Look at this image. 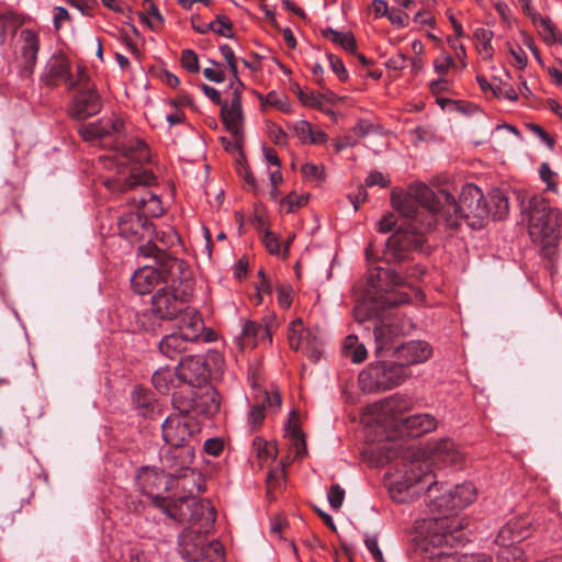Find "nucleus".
Here are the masks:
<instances>
[{
	"mask_svg": "<svg viewBox=\"0 0 562 562\" xmlns=\"http://www.w3.org/2000/svg\"><path fill=\"white\" fill-rule=\"evenodd\" d=\"M391 202L402 216L412 221L411 233H396L387 239V249L398 260L405 259L407 250L419 249L424 233L434 229L439 221L450 228L465 221L472 229H480L490 216L481 189L472 183L463 187L459 202L446 190L434 192L424 183H413L406 192L393 191Z\"/></svg>",
	"mask_w": 562,
	"mask_h": 562,
	"instance_id": "obj_1",
	"label": "nucleus"
},
{
	"mask_svg": "<svg viewBox=\"0 0 562 562\" xmlns=\"http://www.w3.org/2000/svg\"><path fill=\"white\" fill-rule=\"evenodd\" d=\"M397 451L392 472L387 475L390 495L400 504L412 502L424 492L431 497L438 490L430 463L458 464L462 460L456 443L446 438L431 440L424 448L398 447Z\"/></svg>",
	"mask_w": 562,
	"mask_h": 562,
	"instance_id": "obj_2",
	"label": "nucleus"
},
{
	"mask_svg": "<svg viewBox=\"0 0 562 562\" xmlns=\"http://www.w3.org/2000/svg\"><path fill=\"white\" fill-rule=\"evenodd\" d=\"M439 490L442 491L441 495L436 496L434 493L430 497V509L432 513H438V516L416 522V529L434 546L449 542L452 531L460 527V524L450 517L476 498V488L470 482L454 487L441 484L436 492Z\"/></svg>",
	"mask_w": 562,
	"mask_h": 562,
	"instance_id": "obj_3",
	"label": "nucleus"
},
{
	"mask_svg": "<svg viewBox=\"0 0 562 562\" xmlns=\"http://www.w3.org/2000/svg\"><path fill=\"white\" fill-rule=\"evenodd\" d=\"M402 279L393 270L373 267L369 270L367 289L362 300L353 308L358 323L376 318L386 307H394L409 301L407 293L400 291Z\"/></svg>",
	"mask_w": 562,
	"mask_h": 562,
	"instance_id": "obj_4",
	"label": "nucleus"
},
{
	"mask_svg": "<svg viewBox=\"0 0 562 562\" xmlns=\"http://www.w3.org/2000/svg\"><path fill=\"white\" fill-rule=\"evenodd\" d=\"M201 509L205 514L203 522L199 527L190 526L179 538L180 554L188 562H224L222 543L205 538L215 522L214 508L202 506Z\"/></svg>",
	"mask_w": 562,
	"mask_h": 562,
	"instance_id": "obj_5",
	"label": "nucleus"
},
{
	"mask_svg": "<svg viewBox=\"0 0 562 562\" xmlns=\"http://www.w3.org/2000/svg\"><path fill=\"white\" fill-rule=\"evenodd\" d=\"M561 212L552 207L542 195L529 200L528 232L531 240L541 246L542 254L551 257L561 237Z\"/></svg>",
	"mask_w": 562,
	"mask_h": 562,
	"instance_id": "obj_6",
	"label": "nucleus"
},
{
	"mask_svg": "<svg viewBox=\"0 0 562 562\" xmlns=\"http://www.w3.org/2000/svg\"><path fill=\"white\" fill-rule=\"evenodd\" d=\"M192 295L193 285L190 280L172 277L169 283L159 288L153 295V313L160 319H173L184 310Z\"/></svg>",
	"mask_w": 562,
	"mask_h": 562,
	"instance_id": "obj_7",
	"label": "nucleus"
},
{
	"mask_svg": "<svg viewBox=\"0 0 562 562\" xmlns=\"http://www.w3.org/2000/svg\"><path fill=\"white\" fill-rule=\"evenodd\" d=\"M41 81L49 88L64 85L68 91H75L78 85L89 81V75L87 68L82 65L77 66L76 75H74L69 58L64 53L57 52L46 61Z\"/></svg>",
	"mask_w": 562,
	"mask_h": 562,
	"instance_id": "obj_8",
	"label": "nucleus"
},
{
	"mask_svg": "<svg viewBox=\"0 0 562 562\" xmlns=\"http://www.w3.org/2000/svg\"><path fill=\"white\" fill-rule=\"evenodd\" d=\"M409 372L397 362H376L369 364L359 374V385L363 392L374 393L393 389L402 384Z\"/></svg>",
	"mask_w": 562,
	"mask_h": 562,
	"instance_id": "obj_9",
	"label": "nucleus"
},
{
	"mask_svg": "<svg viewBox=\"0 0 562 562\" xmlns=\"http://www.w3.org/2000/svg\"><path fill=\"white\" fill-rule=\"evenodd\" d=\"M182 265V261L169 258L159 268L149 266L139 268L131 277L132 289L139 295L147 294L160 283H169L172 277L180 273Z\"/></svg>",
	"mask_w": 562,
	"mask_h": 562,
	"instance_id": "obj_10",
	"label": "nucleus"
},
{
	"mask_svg": "<svg viewBox=\"0 0 562 562\" xmlns=\"http://www.w3.org/2000/svg\"><path fill=\"white\" fill-rule=\"evenodd\" d=\"M162 438L171 448H184L198 442L200 427L191 416L170 415L161 425Z\"/></svg>",
	"mask_w": 562,
	"mask_h": 562,
	"instance_id": "obj_11",
	"label": "nucleus"
},
{
	"mask_svg": "<svg viewBox=\"0 0 562 562\" xmlns=\"http://www.w3.org/2000/svg\"><path fill=\"white\" fill-rule=\"evenodd\" d=\"M155 182V177L153 173L148 170H142L138 171L136 168L131 169V173L125 179H115V180H109L106 181V186L112 191H122L126 192L128 190H137L140 189L139 195H134L130 200L133 205H135L137 209L145 207L148 201L147 192H153L149 189H146V187L151 186Z\"/></svg>",
	"mask_w": 562,
	"mask_h": 562,
	"instance_id": "obj_12",
	"label": "nucleus"
},
{
	"mask_svg": "<svg viewBox=\"0 0 562 562\" xmlns=\"http://www.w3.org/2000/svg\"><path fill=\"white\" fill-rule=\"evenodd\" d=\"M288 340L292 349L303 351L312 361H317L322 356L318 330L305 329L301 318H296L290 324Z\"/></svg>",
	"mask_w": 562,
	"mask_h": 562,
	"instance_id": "obj_13",
	"label": "nucleus"
},
{
	"mask_svg": "<svg viewBox=\"0 0 562 562\" xmlns=\"http://www.w3.org/2000/svg\"><path fill=\"white\" fill-rule=\"evenodd\" d=\"M105 168L125 167L130 164L144 165L150 160V151L146 143L140 139H131L121 145L109 156H104ZM121 172V170H119Z\"/></svg>",
	"mask_w": 562,
	"mask_h": 562,
	"instance_id": "obj_14",
	"label": "nucleus"
},
{
	"mask_svg": "<svg viewBox=\"0 0 562 562\" xmlns=\"http://www.w3.org/2000/svg\"><path fill=\"white\" fill-rule=\"evenodd\" d=\"M77 93L69 105L68 113L75 120H86L97 115L102 109L101 97L90 85V80L78 85Z\"/></svg>",
	"mask_w": 562,
	"mask_h": 562,
	"instance_id": "obj_15",
	"label": "nucleus"
},
{
	"mask_svg": "<svg viewBox=\"0 0 562 562\" xmlns=\"http://www.w3.org/2000/svg\"><path fill=\"white\" fill-rule=\"evenodd\" d=\"M525 538L518 521H508L504 525L497 536L496 543L501 547L497 554L501 562H522V550L513 546L515 542Z\"/></svg>",
	"mask_w": 562,
	"mask_h": 562,
	"instance_id": "obj_16",
	"label": "nucleus"
},
{
	"mask_svg": "<svg viewBox=\"0 0 562 562\" xmlns=\"http://www.w3.org/2000/svg\"><path fill=\"white\" fill-rule=\"evenodd\" d=\"M124 121L119 116L102 117L92 123L82 124L78 132L83 140L95 143L120 135L124 130Z\"/></svg>",
	"mask_w": 562,
	"mask_h": 562,
	"instance_id": "obj_17",
	"label": "nucleus"
},
{
	"mask_svg": "<svg viewBox=\"0 0 562 562\" xmlns=\"http://www.w3.org/2000/svg\"><path fill=\"white\" fill-rule=\"evenodd\" d=\"M411 406L412 401L407 396L393 395L379 404L378 422L398 431L403 419H405L403 415L409 411Z\"/></svg>",
	"mask_w": 562,
	"mask_h": 562,
	"instance_id": "obj_18",
	"label": "nucleus"
},
{
	"mask_svg": "<svg viewBox=\"0 0 562 562\" xmlns=\"http://www.w3.org/2000/svg\"><path fill=\"white\" fill-rule=\"evenodd\" d=\"M194 446L184 448H171L162 457V462L169 471L170 476L188 477L194 475L191 468L194 460Z\"/></svg>",
	"mask_w": 562,
	"mask_h": 562,
	"instance_id": "obj_19",
	"label": "nucleus"
},
{
	"mask_svg": "<svg viewBox=\"0 0 562 562\" xmlns=\"http://www.w3.org/2000/svg\"><path fill=\"white\" fill-rule=\"evenodd\" d=\"M177 375L192 387H199L207 381L209 370L201 356H187L181 358L177 367Z\"/></svg>",
	"mask_w": 562,
	"mask_h": 562,
	"instance_id": "obj_20",
	"label": "nucleus"
},
{
	"mask_svg": "<svg viewBox=\"0 0 562 562\" xmlns=\"http://www.w3.org/2000/svg\"><path fill=\"white\" fill-rule=\"evenodd\" d=\"M136 481L140 491L153 498L160 497L162 492L169 490L170 484L164 471L151 467H143L137 473Z\"/></svg>",
	"mask_w": 562,
	"mask_h": 562,
	"instance_id": "obj_21",
	"label": "nucleus"
},
{
	"mask_svg": "<svg viewBox=\"0 0 562 562\" xmlns=\"http://www.w3.org/2000/svg\"><path fill=\"white\" fill-rule=\"evenodd\" d=\"M244 83L238 81V86L231 87L233 89V98L229 103L222 104L221 116L226 128L234 135L238 136L243 128V109H241V91Z\"/></svg>",
	"mask_w": 562,
	"mask_h": 562,
	"instance_id": "obj_22",
	"label": "nucleus"
},
{
	"mask_svg": "<svg viewBox=\"0 0 562 562\" xmlns=\"http://www.w3.org/2000/svg\"><path fill=\"white\" fill-rule=\"evenodd\" d=\"M120 234L127 239L138 240L149 235L153 231L147 218L137 212H128L117 217Z\"/></svg>",
	"mask_w": 562,
	"mask_h": 562,
	"instance_id": "obj_23",
	"label": "nucleus"
},
{
	"mask_svg": "<svg viewBox=\"0 0 562 562\" xmlns=\"http://www.w3.org/2000/svg\"><path fill=\"white\" fill-rule=\"evenodd\" d=\"M397 359L408 371L409 366L426 362L432 355L431 346L424 340H411L396 348Z\"/></svg>",
	"mask_w": 562,
	"mask_h": 562,
	"instance_id": "obj_24",
	"label": "nucleus"
},
{
	"mask_svg": "<svg viewBox=\"0 0 562 562\" xmlns=\"http://www.w3.org/2000/svg\"><path fill=\"white\" fill-rule=\"evenodd\" d=\"M437 428L436 418L427 413L405 417L398 432L401 436L419 437Z\"/></svg>",
	"mask_w": 562,
	"mask_h": 562,
	"instance_id": "obj_25",
	"label": "nucleus"
},
{
	"mask_svg": "<svg viewBox=\"0 0 562 562\" xmlns=\"http://www.w3.org/2000/svg\"><path fill=\"white\" fill-rule=\"evenodd\" d=\"M178 334H181L191 344L199 340L204 329V323L194 308L184 307L181 312Z\"/></svg>",
	"mask_w": 562,
	"mask_h": 562,
	"instance_id": "obj_26",
	"label": "nucleus"
},
{
	"mask_svg": "<svg viewBox=\"0 0 562 562\" xmlns=\"http://www.w3.org/2000/svg\"><path fill=\"white\" fill-rule=\"evenodd\" d=\"M172 404L179 412L177 415L190 416L192 413H202L200 392L193 389L176 392L172 395Z\"/></svg>",
	"mask_w": 562,
	"mask_h": 562,
	"instance_id": "obj_27",
	"label": "nucleus"
},
{
	"mask_svg": "<svg viewBox=\"0 0 562 562\" xmlns=\"http://www.w3.org/2000/svg\"><path fill=\"white\" fill-rule=\"evenodd\" d=\"M293 131L301 143L305 145H319L326 143L328 139L325 132L314 127L305 120L295 122L293 124Z\"/></svg>",
	"mask_w": 562,
	"mask_h": 562,
	"instance_id": "obj_28",
	"label": "nucleus"
},
{
	"mask_svg": "<svg viewBox=\"0 0 562 562\" xmlns=\"http://www.w3.org/2000/svg\"><path fill=\"white\" fill-rule=\"evenodd\" d=\"M21 54L24 60L25 68L32 69L37 60V54L40 50V38L36 32L32 30H23L21 32Z\"/></svg>",
	"mask_w": 562,
	"mask_h": 562,
	"instance_id": "obj_29",
	"label": "nucleus"
},
{
	"mask_svg": "<svg viewBox=\"0 0 562 562\" xmlns=\"http://www.w3.org/2000/svg\"><path fill=\"white\" fill-rule=\"evenodd\" d=\"M265 339L271 341V335L267 327L255 322H245L240 334L243 348L255 347Z\"/></svg>",
	"mask_w": 562,
	"mask_h": 562,
	"instance_id": "obj_30",
	"label": "nucleus"
},
{
	"mask_svg": "<svg viewBox=\"0 0 562 562\" xmlns=\"http://www.w3.org/2000/svg\"><path fill=\"white\" fill-rule=\"evenodd\" d=\"M191 342L181 334L172 333L166 335L159 344L160 352L169 359H175L189 349Z\"/></svg>",
	"mask_w": 562,
	"mask_h": 562,
	"instance_id": "obj_31",
	"label": "nucleus"
},
{
	"mask_svg": "<svg viewBox=\"0 0 562 562\" xmlns=\"http://www.w3.org/2000/svg\"><path fill=\"white\" fill-rule=\"evenodd\" d=\"M342 352L355 363H361L367 359L368 352L363 344L359 342L358 337L349 335L345 338Z\"/></svg>",
	"mask_w": 562,
	"mask_h": 562,
	"instance_id": "obj_32",
	"label": "nucleus"
},
{
	"mask_svg": "<svg viewBox=\"0 0 562 562\" xmlns=\"http://www.w3.org/2000/svg\"><path fill=\"white\" fill-rule=\"evenodd\" d=\"M286 432L290 440V453L293 458H303L306 453L305 439L300 428L289 420Z\"/></svg>",
	"mask_w": 562,
	"mask_h": 562,
	"instance_id": "obj_33",
	"label": "nucleus"
},
{
	"mask_svg": "<svg viewBox=\"0 0 562 562\" xmlns=\"http://www.w3.org/2000/svg\"><path fill=\"white\" fill-rule=\"evenodd\" d=\"M323 35L331 43L342 47L346 52L351 54L356 53V40L350 32L344 33L328 27L323 31Z\"/></svg>",
	"mask_w": 562,
	"mask_h": 562,
	"instance_id": "obj_34",
	"label": "nucleus"
},
{
	"mask_svg": "<svg viewBox=\"0 0 562 562\" xmlns=\"http://www.w3.org/2000/svg\"><path fill=\"white\" fill-rule=\"evenodd\" d=\"M485 202L490 207V215L494 220H502L506 216L508 211V201L499 190H496L490 194L488 201Z\"/></svg>",
	"mask_w": 562,
	"mask_h": 562,
	"instance_id": "obj_35",
	"label": "nucleus"
},
{
	"mask_svg": "<svg viewBox=\"0 0 562 562\" xmlns=\"http://www.w3.org/2000/svg\"><path fill=\"white\" fill-rule=\"evenodd\" d=\"M474 41L479 53L486 59H492L493 47L492 38L493 32L487 29L479 27L473 33Z\"/></svg>",
	"mask_w": 562,
	"mask_h": 562,
	"instance_id": "obj_36",
	"label": "nucleus"
},
{
	"mask_svg": "<svg viewBox=\"0 0 562 562\" xmlns=\"http://www.w3.org/2000/svg\"><path fill=\"white\" fill-rule=\"evenodd\" d=\"M201 411L205 414H215L221 408V395L214 389H207L200 394Z\"/></svg>",
	"mask_w": 562,
	"mask_h": 562,
	"instance_id": "obj_37",
	"label": "nucleus"
},
{
	"mask_svg": "<svg viewBox=\"0 0 562 562\" xmlns=\"http://www.w3.org/2000/svg\"><path fill=\"white\" fill-rule=\"evenodd\" d=\"M397 334L396 329H392L389 324L381 322L374 328V339L376 344V351L387 349L390 347L392 337Z\"/></svg>",
	"mask_w": 562,
	"mask_h": 562,
	"instance_id": "obj_38",
	"label": "nucleus"
},
{
	"mask_svg": "<svg viewBox=\"0 0 562 562\" xmlns=\"http://www.w3.org/2000/svg\"><path fill=\"white\" fill-rule=\"evenodd\" d=\"M290 241L291 238L283 246H281L278 236L270 231H266L262 237V243L266 249L269 251V254L274 256L285 257L288 255Z\"/></svg>",
	"mask_w": 562,
	"mask_h": 562,
	"instance_id": "obj_39",
	"label": "nucleus"
},
{
	"mask_svg": "<svg viewBox=\"0 0 562 562\" xmlns=\"http://www.w3.org/2000/svg\"><path fill=\"white\" fill-rule=\"evenodd\" d=\"M153 384L158 392H168L173 384V371L168 368L155 371L153 374Z\"/></svg>",
	"mask_w": 562,
	"mask_h": 562,
	"instance_id": "obj_40",
	"label": "nucleus"
},
{
	"mask_svg": "<svg viewBox=\"0 0 562 562\" xmlns=\"http://www.w3.org/2000/svg\"><path fill=\"white\" fill-rule=\"evenodd\" d=\"M303 178L306 181L319 183L325 180V167L323 165H316L313 162H305L300 169Z\"/></svg>",
	"mask_w": 562,
	"mask_h": 562,
	"instance_id": "obj_41",
	"label": "nucleus"
},
{
	"mask_svg": "<svg viewBox=\"0 0 562 562\" xmlns=\"http://www.w3.org/2000/svg\"><path fill=\"white\" fill-rule=\"evenodd\" d=\"M144 4L148 7L147 13L140 12L138 15L144 23H146L150 29L155 30L162 23V15L153 1L146 0Z\"/></svg>",
	"mask_w": 562,
	"mask_h": 562,
	"instance_id": "obj_42",
	"label": "nucleus"
},
{
	"mask_svg": "<svg viewBox=\"0 0 562 562\" xmlns=\"http://www.w3.org/2000/svg\"><path fill=\"white\" fill-rule=\"evenodd\" d=\"M220 52L223 58L225 59L233 77L231 81V87L238 86V81H240V79L238 78L237 75V57L233 48L227 44H223L220 46Z\"/></svg>",
	"mask_w": 562,
	"mask_h": 562,
	"instance_id": "obj_43",
	"label": "nucleus"
},
{
	"mask_svg": "<svg viewBox=\"0 0 562 562\" xmlns=\"http://www.w3.org/2000/svg\"><path fill=\"white\" fill-rule=\"evenodd\" d=\"M210 26H212V32L216 34L227 38L233 37L232 23L225 15H217L214 21L210 22Z\"/></svg>",
	"mask_w": 562,
	"mask_h": 562,
	"instance_id": "obj_44",
	"label": "nucleus"
},
{
	"mask_svg": "<svg viewBox=\"0 0 562 562\" xmlns=\"http://www.w3.org/2000/svg\"><path fill=\"white\" fill-rule=\"evenodd\" d=\"M211 66L204 68L203 75L204 77L213 82L221 83L225 80V71L224 66L221 63L210 60Z\"/></svg>",
	"mask_w": 562,
	"mask_h": 562,
	"instance_id": "obj_45",
	"label": "nucleus"
},
{
	"mask_svg": "<svg viewBox=\"0 0 562 562\" xmlns=\"http://www.w3.org/2000/svg\"><path fill=\"white\" fill-rule=\"evenodd\" d=\"M306 202L307 198L305 195H297L295 193H290L285 198L281 199V205L286 213L296 211L299 207L305 205Z\"/></svg>",
	"mask_w": 562,
	"mask_h": 562,
	"instance_id": "obj_46",
	"label": "nucleus"
},
{
	"mask_svg": "<svg viewBox=\"0 0 562 562\" xmlns=\"http://www.w3.org/2000/svg\"><path fill=\"white\" fill-rule=\"evenodd\" d=\"M181 65L189 72H199V58L192 49H184L181 55Z\"/></svg>",
	"mask_w": 562,
	"mask_h": 562,
	"instance_id": "obj_47",
	"label": "nucleus"
},
{
	"mask_svg": "<svg viewBox=\"0 0 562 562\" xmlns=\"http://www.w3.org/2000/svg\"><path fill=\"white\" fill-rule=\"evenodd\" d=\"M327 499L330 507L338 510L342 506L345 499V490L338 484L333 485L327 493Z\"/></svg>",
	"mask_w": 562,
	"mask_h": 562,
	"instance_id": "obj_48",
	"label": "nucleus"
},
{
	"mask_svg": "<svg viewBox=\"0 0 562 562\" xmlns=\"http://www.w3.org/2000/svg\"><path fill=\"white\" fill-rule=\"evenodd\" d=\"M255 446L257 447V456L262 461H268V459H274L277 457L278 450L274 443L266 442V441H256Z\"/></svg>",
	"mask_w": 562,
	"mask_h": 562,
	"instance_id": "obj_49",
	"label": "nucleus"
},
{
	"mask_svg": "<svg viewBox=\"0 0 562 562\" xmlns=\"http://www.w3.org/2000/svg\"><path fill=\"white\" fill-rule=\"evenodd\" d=\"M132 400L137 408L146 409L150 405L151 396L147 390L137 386L132 393Z\"/></svg>",
	"mask_w": 562,
	"mask_h": 562,
	"instance_id": "obj_50",
	"label": "nucleus"
},
{
	"mask_svg": "<svg viewBox=\"0 0 562 562\" xmlns=\"http://www.w3.org/2000/svg\"><path fill=\"white\" fill-rule=\"evenodd\" d=\"M258 276L260 277V281L256 285L257 304H259L263 301V294H271V292H272V285H271L270 281L267 279L265 272L262 270H260L258 272Z\"/></svg>",
	"mask_w": 562,
	"mask_h": 562,
	"instance_id": "obj_51",
	"label": "nucleus"
},
{
	"mask_svg": "<svg viewBox=\"0 0 562 562\" xmlns=\"http://www.w3.org/2000/svg\"><path fill=\"white\" fill-rule=\"evenodd\" d=\"M327 59L329 61L330 68L333 72L342 81L347 80L348 78V71L341 61L340 58L333 54H327Z\"/></svg>",
	"mask_w": 562,
	"mask_h": 562,
	"instance_id": "obj_52",
	"label": "nucleus"
},
{
	"mask_svg": "<svg viewBox=\"0 0 562 562\" xmlns=\"http://www.w3.org/2000/svg\"><path fill=\"white\" fill-rule=\"evenodd\" d=\"M265 408L260 404L251 406L248 413V425L250 429H256L265 418Z\"/></svg>",
	"mask_w": 562,
	"mask_h": 562,
	"instance_id": "obj_53",
	"label": "nucleus"
},
{
	"mask_svg": "<svg viewBox=\"0 0 562 562\" xmlns=\"http://www.w3.org/2000/svg\"><path fill=\"white\" fill-rule=\"evenodd\" d=\"M364 544L375 562H384L382 551L378 544L376 536H366Z\"/></svg>",
	"mask_w": 562,
	"mask_h": 562,
	"instance_id": "obj_54",
	"label": "nucleus"
},
{
	"mask_svg": "<svg viewBox=\"0 0 562 562\" xmlns=\"http://www.w3.org/2000/svg\"><path fill=\"white\" fill-rule=\"evenodd\" d=\"M299 98L301 102L305 105L321 109L323 104V98L319 94H316L314 92H304L300 90Z\"/></svg>",
	"mask_w": 562,
	"mask_h": 562,
	"instance_id": "obj_55",
	"label": "nucleus"
},
{
	"mask_svg": "<svg viewBox=\"0 0 562 562\" xmlns=\"http://www.w3.org/2000/svg\"><path fill=\"white\" fill-rule=\"evenodd\" d=\"M366 187H374L379 186L381 188H386L390 184V181L380 172V171H371L364 181Z\"/></svg>",
	"mask_w": 562,
	"mask_h": 562,
	"instance_id": "obj_56",
	"label": "nucleus"
},
{
	"mask_svg": "<svg viewBox=\"0 0 562 562\" xmlns=\"http://www.w3.org/2000/svg\"><path fill=\"white\" fill-rule=\"evenodd\" d=\"M266 102L270 105H273L282 111L289 110V104L286 102V98L277 93L276 91H271L266 97Z\"/></svg>",
	"mask_w": 562,
	"mask_h": 562,
	"instance_id": "obj_57",
	"label": "nucleus"
},
{
	"mask_svg": "<svg viewBox=\"0 0 562 562\" xmlns=\"http://www.w3.org/2000/svg\"><path fill=\"white\" fill-rule=\"evenodd\" d=\"M147 195L149 201V203H147L145 206L147 207V212L151 216H160L162 214V206L158 195L153 192H147Z\"/></svg>",
	"mask_w": 562,
	"mask_h": 562,
	"instance_id": "obj_58",
	"label": "nucleus"
},
{
	"mask_svg": "<svg viewBox=\"0 0 562 562\" xmlns=\"http://www.w3.org/2000/svg\"><path fill=\"white\" fill-rule=\"evenodd\" d=\"M278 303L282 308H289L291 306L292 289L290 286H278Z\"/></svg>",
	"mask_w": 562,
	"mask_h": 562,
	"instance_id": "obj_59",
	"label": "nucleus"
},
{
	"mask_svg": "<svg viewBox=\"0 0 562 562\" xmlns=\"http://www.w3.org/2000/svg\"><path fill=\"white\" fill-rule=\"evenodd\" d=\"M288 462L282 461V468L277 469L276 471H272L268 474V493L270 494L271 488L279 484L281 480L284 479V468L286 467Z\"/></svg>",
	"mask_w": 562,
	"mask_h": 562,
	"instance_id": "obj_60",
	"label": "nucleus"
},
{
	"mask_svg": "<svg viewBox=\"0 0 562 562\" xmlns=\"http://www.w3.org/2000/svg\"><path fill=\"white\" fill-rule=\"evenodd\" d=\"M452 65L453 59L449 55H442L439 58H437L434 63L435 70L441 75L447 74Z\"/></svg>",
	"mask_w": 562,
	"mask_h": 562,
	"instance_id": "obj_61",
	"label": "nucleus"
},
{
	"mask_svg": "<svg viewBox=\"0 0 562 562\" xmlns=\"http://www.w3.org/2000/svg\"><path fill=\"white\" fill-rule=\"evenodd\" d=\"M204 450L211 456H218L223 450V442L217 438H210L204 442Z\"/></svg>",
	"mask_w": 562,
	"mask_h": 562,
	"instance_id": "obj_62",
	"label": "nucleus"
},
{
	"mask_svg": "<svg viewBox=\"0 0 562 562\" xmlns=\"http://www.w3.org/2000/svg\"><path fill=\"white\" fill-rule=\"evenodd\" d=\"M509 53L510 55L514 57L515 59V64L516 66L519 68V69H524L526 68L527 64H528V59H527V55L526 53L524 52L522 48L518 47L517 49L516 48H510L509 49Z\"/></svg>",
	"mask_w": 562,
	"mask_h": 562,
	"instance_id": "obj_63",
	"label": "nucleus"
},
{
	"mask_svg": "<svg viewBox=\"0 0 562 562\" xmlns=\"http://www.w3.org/2000/svg\"><path fill=\"white\" fill-rule=\"evenodd\" d=\"M529 128L537 135L549 148H553L554 139L550 137L544 130L536 124H531Z\"/></svg>",
	"mask_w": 562,
	"mask_h": 562,
	"instance_id": "obj_64",
	"label": "nucleus"
}]
</instances>
